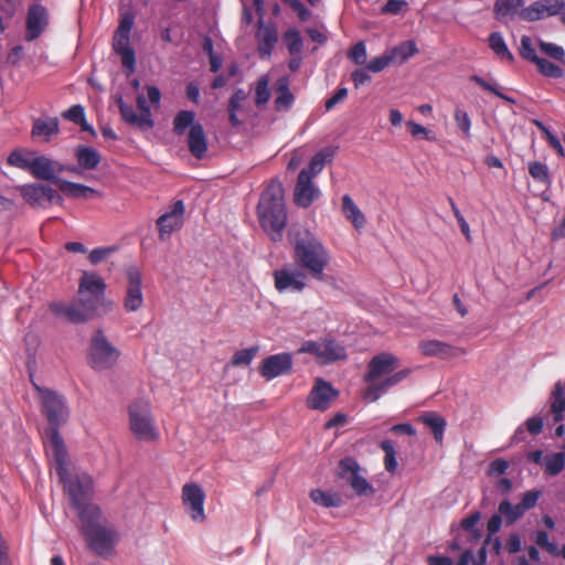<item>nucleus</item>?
<instances>
[{"instance_id":"nucleus-1","label":"nucleus","mask_w":565,"mask_h":565,"mask_svg":"<svg viewBox=\"0 0 565 565\" xmlns=\"http://www.w3.org/2000/svg\"><path fill=\"white\" fill-rule=\"evenodd\" d=\"M105 292V280L95 273L84 271L78 284L77 302L70 306L52 303L51 309L73 323H83L114 308V301L106 299Z\"/></svg>"},{"instance_id":"nucleus-2","label":"nucleus","mask_w":565,"mask_h":565,"mask_svg":"<svg viewBox=\"0 0 565 565\" xmlns=\"http://www.w3.org/2000/svg\"><path fill=\"white\" fill-rule=\"evenodd\" d=\"M398 366L399 359L393 353L382 352L374 355L369 361L363 376V381L367 383L363 398L369 403L376 402L411 374V369L396 371Z\"/></svg>"},{"instance_id":"nucleus-3","label":"nucleus","mask_w":565,"mask_h":565,"mask_svg":"<svg viewBox=\"0 0 565 565\" xmlns=\"http://www.w3.org/2000/svg\"><path fill=\"white\" fill-rule=\"evenodd\" d=\"M54 468L60 482L67 493L71 505L81 507L82 503L89 499L93 491V479L87 473L71 475L68 470V459L65 448L61 447L58 438L54 437Z\"/></svg>"},{"instance_id":"nucleus-4","label":"nucleus","mask_w":565,"mask_h":565,"mask_svg":"<svg viewBox=\"0 0 565 565\" xmlns=\"http://www.w3.org/2000/svg\"><path fill=\"white\" fill-rule=\"evenodd\" d=\"M257 216L263 230L270 235H279L287 223L284 200V186L280 181L271 180L263 191Z\"/></svg>"},{"instance_id":"nucleus-5","label":"nucleus","mask_w":565,"mask_h":565,"mask_svg":"<svg viewBox=\"0 0 565 565\" xmlns=\"http://www.w3.org/2000/svg\"><path fill=\"white\" fill-rule=\"evenodd\" d=\"M34 387L40 394L42 413L50 424L46 435L52 452H54L55 436L58 438L61 447L65 448L64 441L58 433V428L67 422L70 416L65 397L55 391L41 387L36 384H34Z\"/></svg>"},{"instance_id":"nucleus-6","label":"nucleus","mask_w":565,"mask_h":565,"mask_svg":"<svg viewBox=\"0 0 565 565\" xmlns=\"http://www.w3.org/2000/svg\"><path fill=\"white\" fill-rule=\"evenodd\" d=\"M129 427L139 440L151 441L158 438V430L151 413V404L146 398H136L128 405Z\"/></svg>"},{"instance_id":"nucleus-7","label":"nucleus","mask_w":565,"mask_h":565,"mask_svg":"<svg viewBox=\"0 0 565 565\" xmlns=\"http://www.w3.org/2000/svg\"><path fill=\"white\" fill-rule=\"evenodd\" d=\"M119 356L120 351L108 341L103 330H96L89 343V365L97 371L109 370L116 365Z\"/></svg>"},{"instance_id":"nucleus-8","label":"nucleus","mask_w":565,"mask_h":565,"mask_svg":"<svg viewBox=\"0 0 565 565\" xmlns=\"http://www.w3.org/2000/svg\"><path fill=\"white\" fill-rule=\"evenodd\" d=\"M298 269L317 281H328L326 269L330 264L327 249H295L294 256Z\"/></svg>"},{"instance_id":"nucleus-9","label":"nucleus","mask_w":565,"mask_h":565,"mask_svg":"<svg viewBox=\"0 0 565 565\" xmlns=\"http://www.w3.org/2000/svg\"><path fill=\"white\" fill-rule=\"evenodd\" d=\"M298 353L311 354L321 364H330L347 358L345 348L332 338L307 340L301 344Z\"/></svg>"},{"instance_id":"nucleus-10","label":"nucleus","mask_w":565,"mask_h":565,"mask_svg":"<svg viewBox=\"0 0 565 565\" xmlns=\"http://www.w3.org/2000/svg\"><path fill=\"white\" fill-rule=\"evenodd\" d=\"M361 467L353 457H344L339 461V477L345 479L353 492L359 495H373L375 490L361 473Z\"/></svg>"},{"instance_id":"nucleus-11","label":"nucleus","mask_w":565,"mask_h":565,"mask_svg":"<svg viewBox=\"0 0 565 565\" xmlns=\"http://www.w3.org/2000/svg\"><path fill=\"white\" fill-rule=\"evenodd\" d=\"M127 279L122 306L127 312H135L143 305L142 275L138 267L128 266L125 269Z\"/></svg>"},{"instance_id":"nucleus-12","label":"nucleus","mask_w":565,"mask_h":565,"mask_svg":"<svg viewBox=\"0 0 565 565\" xmlns=\"http://www.w3.org/2000/svg\"><path fill=\"white\" fill-rule=\"evenodd\" d=\"M82 534L86 539L88 547L99 556L111 555L118 541L117 532L104 525H99Z\"/></svg>"},{"instance_id":"nucleus-13","label":"nucleus","mask_w":565,"mask_h":565,"mask_svg":"<svg viewBox=\"0 0 565 565\" xmlns=\"http://www.w3.org/2000/svg\"><path fill=\"white\" fill-rule=\"evenodd\" d=\"M274 286L278 292H302L306 287V274L290 265L276 269L273 273Z\"/></svg>"},{"instance_id":"nucleus-14","label":"nucleus","mask_w":565,"mask_h":565,"mask_svg":"<svg viewBox=\"0 0 565 565\" xmlns=\"http://www.w3.org/2000/svg\"><path fill=\"white\" fill-rule=\"evenodd\" d=\"M18 191L31 206H44V202L62 204L63 198L52 186L44 184L19 185Z\"/></svg>"},{"instance_id":"nucleus-15","label":"nucleus","mask_w":565,"mask_h":565,"mask_svg":"<svg viewBox=\"0 0 565 565\" xmlns=\"http://www.w3.org/2000/svg\"><path fill=\"white\" fill-rule=\"evenodd\" d=\"M185 206L182 201H177L157 220L159 237L164 241L173 232L180 230L184 222Z\"/></svg>"},{"instance_id":"nucleus-16","label":"nucleus","mask_w":565,"mask_h":565,"mask_svg":"<svg viewBox=\"0 0 565 565\" xmlns=\"http://www.w3.org/2000/svg\"><path fill=\"white\" fill-rule=\"evenodd\" d=\"M565 10V0H539L520 11V19L529 22L562 14Z\"/></svg>"},{"instance_id":"nucleus-17","label":"nucleus","mask_w":565,"mask_h":565,"mask_svg":"<svg viewBox=\"0 0 565 565\" xmlns=\"http://www.w3.org/2000/svg\"><path fill=\"white\" fill-rule=\"evenodd\" d=\"M292 355L288 352H281L265 358L258 370L259 374L270 381L273 379L287 375L292 371Z\"/></svg>"},{"instance_id":"nucleus-18","label":"nucleus","mask_w":565,"mask_h":565,"mask_svg":"<svg viewBox=\"0 0 565 565\" xmlns=\"http://www.w3.org/2000/svg\"><path fill=\"white\" fill-rule=\"evenodd\" d=\"M338 395V391L333 388L331 383L322 379H317L307 397V406L315 411H327L331 402L334 401Z\"/></svg>"},{"instance_id":"nucleus-19","label":"nucleus","mask_w":565,"mask_h":565,"mask_svg":"<svg viewBox=\"0 0 565 565\" xmlns=\"http://www.w3.org/2000/svg\"><path fill=\"white\" fill-rule=\"evenodd\" d=\"M310 178L309 170H301L294 190V202L300 207H309L319 196L320 190Z\"/></svg>"},{"instance_id":"nucleus-20","label":"nucleus","mask_w":565,"mask_h":565,"mask_svg":"<svg viewBox=\"0 0 565 565\" xmlns=\"http://www.w3.org/2000/svg\"><path fill=\"white\" fill-rule=\"evenodd\" d=\"M205 493L196 483H185L182 487V502L193 521H203Z\"/></svg>"},{"instance_id":"nucleus-21","label":"nucleus","mask_w":565,"mask_h":565,"mask_svg":"<svg viewBox=\"0 0 565 565\" xmlns=\"http://www.w3.org/2000/svg\"><path fill=\"white\" fill-rule=\"evenodd\" d=\"M49 25V12L42 4H33L26 15L25 40L31 42L38 39Z\"/></svg>"},{"instance_id":"nucleus-22","label":"nucleus","mask_w":565,"mask_h":565,"mask_svg":"<svg viewBox=\"0 0 565 565\" xmlns=\"http://www.w3.org/2000/svg\"><path fill=\"white\" fill-rule=\"evenodd\" d=\"M418 350L425 356H435L441 360H450L466 353L461 348L435 339L420 341Z\"/></svg>"},{"instance_id":"nucleus-23","label":"nucleus","mask_w":565,"mask_h":565,"mask_svg":"<svg viewBox=\"0 0 565 565\" xmlns=\"http://www.w3.org/2000/svg\"><path fill=\"white\" fill-rule=\"evenodd\" d=\"M116 103L125 122L140 130H150L153 128L154 122L151 114H148L147 111L145 114H137L134 107L127 105L120 95L116 97Z\"/></svg>"},{"instance_id":"nucleus-24","label":"nucleus","mask_w":565,"mask_h":565,"mask_svg":"<svg viewBox=\"0 0 565 565\" xmlns=\"http://www.w3.org/2000/svg\"><path fill=\"white\" fill-rule=\"evenodd\" d=\"M31 174L41 180L55 181L57 180L55 177L64 171L65 166L60 163L58 161L52 160L44 156H35L34 162L32 164Z\"/></svg>"},{"instance_id":"nucleus-25","label":"nucleus","mask_w":565,"mask_h":565,"mask_svg":"<svg viewBox=\"0 0 565 565\" xmlns=\"http://www.w3.org/2000/svg\"><path fill=\"white\" fill-rule=\"evenodd\" d=\"M55 184L58 186V190L67 198L71 199H82V200H89L94 198H100L102 194L96 189H93L90 186L70 182L66 180L58 179L55 181Z\"/></svg>"},{"instance_id":"nucleus-26","label":"nucleus","mask_w":565,"mask_h":565,"mask_svg":"<svg viewBox=\"0 0 565 565\" xmlns=\"http://www.w3.org/2000/svg\"><path fill=\"white\" fill-rule=\"evenodd\" d=\"M258 42V52L260 56L270 55L274 46L278 41L277 29L274 24L265 25L260 20L258 22V31L256 33Z\"/></svg>"},{"instance_id":"nucleus-27","label":"nucleus","mask_w":565,"mask_h":565,"mask_svg":"<svg viewBox=\"0 0 565 565\" xmlns=\"http://www.w3.org/2000/svg\"><path fill=\"white\" fill-rule=\"evenodd\" d=\"M81 521V532H87L99 526L102 510L98 505L92 503H82L81 507H74Z\"/></svg>"},{"instance_id":"nucleus-28","label":"nucleus","mask_w":565,"mask_h":565,"mask_svg":"<svg viewBox=\"0 0 565 565\" xmlns=\"http://www.w3.org/2000/svg\"><path fill=\"white\" fill-rule=\"evenodd\" d=\"M289 86L290 83L286 76L276 81L274 106L277 111H288L295 102V96Z\"/></svg>"},{"instance_id":"nucleus-29","label":"nucleus","mask_w":565,"mask_h":565,"mask_svg":"<svg viewBox=\"0 0 565 565\" xmlns=\"http://www.w3.org/2000/svg\"><path fill=\"white\" fill-rule=\"evenodd\" d=\"M188 147L196 159L204 158L207 151V139L201 124L192 126L189 130Z\"/></svg>"},{"instance_id":"nucleus-30","label":"nucleus","mask_w":565,"mask_h":565,"mask_svg":"<svg viewBox=\"0 0 565 565\" xmlns=\"http://www.w3.org/2000/svg\"><path fill=\"white\" fill-rule=\"evenodd\" d=\"M341 211L355 230L359 231L364 227L366 218L349 194L342 196Z\"/></svg>"},{"instance_id":"nucleus-31","label":"nucleus","mask_w":565,"mask_h":565,"mask_svg":"<svg viewBox=\"0 0 565 565\" xmlns=\"http://www.w3.org/2000/svg\"><path fill=\"white\" fill-rule=\"evenodd\" d=\"M247 99L248 94L242 88L236 89L230 98L227 113L230 122L233 127H238L242 125V120L238 118V114L244 111Z\"/></svg>"},{"instance_id":"nucleus-32","label":"nucleus","mask_w":565,"mask_h":565,"mask_svg":"<svg viewBox=\"0 0 565 565\" xmlns=\"http://www.w3.org/2000/svg\"><path fill=\"white\" fill-rule=\"evenodd\" d=\"M60 131L57 118L35 119L31 135L33 138H41L42 141H50Z\"/></svg>"},{"instance_id":"nucleus-33","label":"nucleus","mask_w":565,"mask_h":565,"mask_svg":"<svg viewBox=\"0 0 565 565\" xmlns=\"http://www.w3.org/2000/svg\"><path fill=\"white\" fill-rule=\"evenodd\" d=\"M289 241L295 247H317L321 244L313 233L301 225H295L289 233Z\"/></svg>"},{"instance_id":"nucleus-34","label":"nucleus","mask_w":565,"mask_h":565,"mask_svg":"<svg viewBox=\"0 0 565 565\" xmlns=\"http://www.w3.org/2000/svg\"><path fill=\"white\" fill-rule=\"evenodd\" d=\"M523 0H495L494 14L500 21L512 19L515 15L520 17V11L523 9Z\"/></svg>"},{"instance_id":"nucleus-35","label":"nucleus","mask_w":565,"mask_h":565,"mask_svg":"<svg viewBox=\"0 0 565 565\" xmlns=\"http://www.w3.org/2000/svg\"><path fill=\"white\" fill-rule=\"evenodd\" d=\"M419 420L430 428L434 438L437 443H443L444 433L446 428V420L444 417L434 412H428L423 414L419 417Z\"/></svg>"},{"instance_id":"nucleus-36","label":"nucleus","mask_w":565,"mask_h":565,"mask_svg":"<svg viewBox=\"0 0 565 565\" xmlns=\"http://www.w3.org/2000/svg\"><path fill=\"white\" fill-rule=\"evenodd\" d=\"M78 166L85 170L97 168L100 162V154L92 147H77L75 152Z\"/></svg>"},{"instance_id":"nucleus-37","label":"nucleus","mask_w":565,"mask_h":565,"mask_svg":"<svg viewBox=\"0 0 565 565\" xmlns=\"http://www.w3.org/2000/svg\"><path fill=\"white\" fill-rule=\"evenodd\" d=\"M270 77L267 74L262 75L253 85L254 102L257 107H264L270 99Z\"/></svg>"},{"instance_id":"nucleus-38","label":"nucleus","mask_w":565,"mask_h":565,"mask_svg":"<svg viewBox=\"0 0 565 565\" xmlns=\"http://www.w3.org/2000/svg\"><path fill=\"white\" fill-rule=\"evenodd\" d=\"M333 149H322L311 158L308 168H305L303 170H309L310 178H315L323 170L326 163L333 159Z\"/></svg>"},{"instance_id":"nucleus-39","label":"nucleus","mask_w":565,"mask_h":565,"mask_svg":"<svg viewBox=\"0 0 565 565\" xmlns=\"http://www.w3.org/2000/svg\"><path fill=\"white\" fill-rule=\"evenodd\" d=\"M489 46L501 61L508 62V63H512L514 61L513 54L508 49L505 41L501 33L493 32L490 34Z\"/></svg>"},{"instance_id":"nucleus-40","label":"nucleus","mask_w":565,"mask_h":565,"mask_svg":"<svg viewBox=\"0 0 565 565\" xmlns=\"http://www.w3.org/2000/svg\"><path fill=\"white\" fill-rule=\"evenodd\" d=\"M393 62L402 64L418 53L416 43L412 40L405 41L388 51Z\"/></svg>"},{"instance_id":"nucleus-41","label":"nucleus","mask_w":565,"mask_h":565,"mask_svg":"<svg viewBox=\"0 0 565 565\" xmlns=\"http://www.w3.org/2000/svg\"><path fill=\"white\" fill-rule=\"evenodd\" d=\"M310 499L324 508H339L343 504L342 497L338 493L326 492L320 489H315L310 492Z\"/></svg>"},{"instance_id":"nucleus-42","label":"nucleus","mask_w":565,"mask_h":565,"mask_svg":"<svg viewBox=\"0 0 565 565\" xmlns=\"http://www.w3.org/2000/svg\"><path fill=\"white\" fill-rule=\"evenodd\" d=\"M36 153L34 151L14 150L8 157V163L31 172Z\"/></svg>"},{"instance_id":"nucleus-43","label":"nucleus","mask_w":565,"mask_h":565,"mask_svg":"<svg viewBox=\"0 0 565 565\" xmlns=\"http://www.w3.org/2000/svg\"><path fill=\"white\" fill-rule=\"evenodd\" d=\"M565 411V390L562 384L557 382L553 391V402L551 404V412L554 415V422L563 420V413Z\"/></svg>"},{"instance_id":"nucleus-44","label":"nucleus","mask_w":565,"mask_h":565,"mask_svg":"<svg viewBox=\"0 0 565 565\" xmlns=\"http://www.w3.org/2000/svg\"><path fill=\"white\" fill-rule=\"evenodd\" d=\"M498 510L500 514L504 515L507 525L514 524L526 512L519 503L512 505L508 500L500 502Z\"/></svg>"},{"instance_id":"nucleus-45","label":"nucleus","mask_w":565,"mask_h":565,"mask_svg":"<svg viewBox=\"0 0 565 565\" xmlns=\"http://www.w3.org/2000/svg\"><path fill=\"white\" fill-rule=\"evenodd\" d=\"M195 114L192 110H181L173 119V130L177 135H182L189 128L196 125Z\"/></svg>"},{"instance_id":"nucleus-46","label":"nucleus","mask_w":565,"mask_h":565,"mask_svg":"<svg viewBox=\"0 0 565 565\" xmlns=\"http://www.w3.org/2000/svg\"><path fill=\"white\" fill-rule=\"evenodd\" d=\"M565 468L564 456L553 452L544 458V471L547 476H557Z\"/></svg>"},{"instance_id":"nucleus-47","label":"nucleus","mask_w":565,"mask_h":565,"mask_svg":"<svg viewBox=\"0 0 565 565\" xmlns=\"http://www.w3.org/2000/svg\"><path fill=\"white\" fill-rule=\"evenodd\" d=\"M539 72L546 77L561 78L564 75L563 68L556 63L550 62L544 57H539L535 62Z\"/></svg>"},{"instance_id":"nucleus-48","label":"nucleus","mask_w":565,"mask_h":565,"mask_svg":"<svg viewBox=\"0 0 565 565\" xmlns=\"http://www.w3.org/2000/svg\"><path fill=\"white\" fill-rule=\"evenodd\" d=\"M259 347L254 345L247 349L238 350L236 351L232 359H231V365L232 366H247L252 363L255 355L258 353Z\"/></svg>"},{"instance_id":"nucleus-49","label":"nucleus","mask_w":565,"mask_h":565,"mask_svg":"<svg viewBox=\"0 0 565 565\" xmlns=\"http://www.w3.org/2000/svg\"><path fill=\"white\" fill-rule=\"evenodd\" d=\"M134 26V17L130 13H125L121 17L119 26L116 31L114 42H121L122 44L129 43L130 31Z\"/></svg>"},{"instance_id":"nucleus-50","label":"nucleus","mask_w":565,"mask_h":565,"mask_svg":"<svg viewBox=\"0 0 565 565\" xmlns=\"http://www.w3.org/2000/svg\"><path fill=\"white\" fill-rule=\"evenodd\" d=\"M284 42L291 55L300 54L303 42L300 32L296 29H289L285 32Z\"/></svg>"},{"instance_id":"nucleus-51","label":"nucleus","mask_w":565,"mask_h":565,"mask_svg":"<svg viewBox=\"0 0 565 565\" xmlns=\"http://www.w3.org/2000/svg\"><path fill=\"white\" fill-rule=\"evenodd\" d=\"M381 449L384 451V466L386 471L394 472L397 468L396 451L391 440L386 439L381 441Z\"/></svg>"},{"instance_id":"nucleus-52","label":"nucleus","mask_w":565,"mask_h":565,"mask_svg":"<svg viewBox=\"0 0 565 565\" xmlns=\"http://www.w3.org/2000/svg\"><path fill=\"white\" fill-rule=\"evenodd\" d=\"M539 45L543 54L558 63L565 64V51L562 46L544 41H540Z\"/></svg>"},{"instance_id":"nucleus-53","label":"nucleus","mask_w":565,"mask_h":565,"mask_svg":"<svg viewBox=\"0 0 565 565\" xmlns=\"http://www.w3.org/2000/svg\"><path fill=\"white\" fill-rule=\"evenodd\" d=\"M529 173L534 180L543 183L545 186L551 184L548 167L546 164L537 161L531 162L529 164Z\"/></svg>"},{"instance_id":"nucleus-54","label":"nucleus","mask_w":565,"mask_h":565,"mask_svg":"<svg viewBox=\"0 0 565 565\" xmlns=\"http://www.w3.org/2000/svg\"><path fill=\"white\" fill-rule=\"evenodd\" d=\"M116 52L121 56V63L125 67L134 71L135 67V52L130 47L129 43L122 44L121 42H114Z\"/></svg>"},{"instance_id":"nucleus-55","label":"nucleus","mask_w":565,"mask_h":565,"mask_svg":"<svg viewBox=\"0 0 565 565\" xmlns=\"http://www.w3.org/2000/svg\"><path fill=\"white\" fill-rule=\"evenodd\" d=\"M534 542L548 554L558 556V547L555 543L550 542L547 532L543 530L536 531Z\"/></svg>"},{"instance_id":"nucleus-56","label":"nucleus","mask_w":565,"mask_h":565,"mask_svg":"<svg viewBox=\"0 0 565 565\" xmlns=\"http://www.w3.org/2000/svg\"><path fill=\"white\" fill-rule=\"evenodd\" d=\"M454 119L457 127L463 132L465 137H470L471 119L466 110L456 108Z\"/></svg>"},{"instance_id":"nucleus-57","label":"nucleus","mask_w":565,"mask_h":565,"mask_svg":"<svg viewBox=\"0 0 565 565\" xmlns=\"http://www.w3.org/2000/svg\"><path fill=\"white\" fill-rule=\"evenodd\" d=\"M406 126L409 129V132L414 138L422 137L423 139H426L429 141L436 140L435 135L430 130H428L427 128L422 126L420 124H417L413 120H408L406 122Z\"/></svg>"},{"instance_id":"nucleus-58","label":"nucleus","mask_w":565,"mask_h":565,"mask_svg":"<svg viewBox=\"0 0 565 565\" xmlns=\"http://www.w3.org/2000/svg\"><path fill=\"white\" fill-rule=\"evenodd\" d=\"M520 55L533 63L540 57L533 47L531 38L527 35L521 36Z\"/></svg>"},{"instance_id":"nucleus-59","label":"nucleus","mask_w":565,"mask_h":565,"mask_svg":"<svg viewBox=\"0 0 565 565\" xmlns=\"http://www.w3.org/2000/svg\"><path fill=\"white\" fill-rule=\"evenodd\" d=\"M391 63H394V62L387 51L384 54H382L381 56L373 58L367 64L366 68L370 72L379 73V72H382L384 68H386Z\"/></svg>"},{"instance_id":"nucleus-60","label":"nucleus","mask_w":565,"mask_h":565,"mask_svg":"<svg viewBox=\"0 0 565 565\" xmlns=\"http://www.w3.org/2000/svg\"><path fill=\"white\" fill-rule=\"evenodd\" d=\"M408 9V3L405 0H388L382 8V13L399 14Z\"/></svg>"},{"instance_id":"nucleus-61","label":"nucleus","mask_w":565,"mask_h":565,"mask_svg":"<svg viewBox=\"0 0 565 565\" xmlns=\"http://www.w3.org/2000/svg\"><path fill=\"white\" fill-rule=\"evenodd\" d=\"M541 491L539 490H530L526 491L519 504L525 510L529 511L530 509L534 508L541 497Z\"/></svg>"},{"instance_id":"nucleus-62","label":"nucleus","mask_w":565,"mask_h":565,"mask_svg":"<svg viewBox=\"0 0 565 565\" xmlns=\"http://www.w3.org/2000/svg\"><path fill=\"white\" fill-rule=\"evenodd\" d=\"M349 57L358 65H362L366 61V47L363 42L356 43L349 53Z\"/></svg>"},{"instance_id":"nucleus-63","label":"nucleus","mask_w":565,"mask_h":565,"mask_svg":"<svg viewBox=\"0 0 565 565\" xmlns=\"http://www.w3.org/2000/svg\"><path fill=\"white\" fill-rule=\"evenodd\" d=\"M63 116L76 124H84L85 121V113L84 108L81 105H74L68 110H66Z\"/></svg>"},{"instance_id":"nucleus-64","label":"nucleus","mask_w":565,"mask_h":565,"mask_svg":"<svg viewBox=\"0 0 565 565\" xmlns=\"http://www.w3.org/2000/svg\"><path fill=\"white\" fill-rule=\"evenodd\" d=\"M471 81L475 82L476 84H478L481 88L488 90V92H491L493 93L494 95H497L498 97L507 100V102H513V99H511L510 97H508L507 95L502 94L501 92H499L495 86L489 84L487 81H484L482 77L478 76V75H473L471 76Z\"/></svg>"}]
</instances>
